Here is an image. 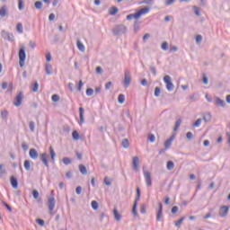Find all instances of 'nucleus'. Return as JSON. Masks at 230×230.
<instances>
[{"instance_id":"nucleus-1","label":"nucleus","mask_w":230,"mask_h":230,"mask_svg":"<svg viewBox=\"0 0 230 230\" xmlns=\"http://www.w3.org/2000/svg\"><path fill=\"white\" fill-rule=\"evenodd\" d=\"M20 67H24L26 62V47L22 46L18 52Z\"/></svg>"},{"instance_id":"nucleus-2","label":"nucleus","mask_w":230,"mask_h":230,"mask_svg":"<svg viewBox=\"0 0 230 230\" xmlns=\"http://www.w3.org/2000/svg\"><path fill=\"white\" fill-rule=\"evenodd\" d=\"M112 33L116 37H119V35H123V33H127V27L123 24L117 25L112 29Z\"/></svg>"},{"instance_id":"nucleus-3","label":"nucleus","mask_w":230,"mask_h":230,"mask_svg":"<svg viewBox=\"0 0 230 230\" xmlns=\"http://www.w3.org/2000/svg\"><path fill=\"white\" fill-rule=\"evenodd\" d=\"M47 206L49 210V215H53V209H55L56 206L55 196L53 195V192H51L50 197L48 199Z\"/></svg>"},{"instance_id":"nucleus-4","label":"nucleus","mask_w":230,"mask_h":230,"mask_svg":"<svg viewBox=\"0 0 230 230\" xmlns=\"http://www.w3.org/2000/svg\"><path fill=\"white\" fill-rule=\"evenodd\" d=\"M23 99H24V93L22 91H20L14 98V101H13L14 107H21L22 105Z\"/></svg>"},{"instance_id":"nucleus-5","label":"nucleus","mask_w":230,"mask_h":230,"mask_svg":"<svg viewBox=\"0 0 230 230\" xmlns=\"http://www.w3.org/2000/svg\"><path fill=\"white\" fill-rule=\"evenodd\" d=\"M130 82H132V76H130V71L125 70L124 72V81L123 85L127 89L128 87H130Z\"/></svg>"},{"instance_id":"nucleus-6","label":"nucleus","mask_w":230,"mask_h":230,"mask_svg":"<svg viewBox=\"0 0 230 230\" xmlns=\"http://www.w3.org/2000/svg\"><path fill=\"white\" fill-rule=\"evenodd\" d=\"M164 82L167 91H169V93L172 92L174 87L173 83L172 82V77L170 75L164 76Z\"/></svg>"},{"instance_id":"nucleus-7","label":"nucleus","mask_w":230,"mask_h":230,"mask_svg":"<svg viewBox=\"0 0 230 230\" xmlns=\"http://www.w3.org/2000/svg\"><path fill=\"white\" fill-rule=\"evenodd\" d=\"M1 34L4 40H9V42H13V40H15V38L13 33H10L6 31H2Z\"/></svg>"},{"instance_id":"nucleus-8","label":"nucleus","mask_w":230,"mask_h":230,"mask_svg":"<svg viewBox=\"0 0 230 230\" xmlns=\"http://www.w3.org/2000/svg\"><path fill=\"white\" fill-rule=\"evenodd\" d=\"M41 163H43L46 168H49V161L48 160V153H43L40 155Z\"/></svg>"},{"instance_id":"nucleus-9","label":"nucleus","mask_w":230,"mask_h":230,"mask_svg":"<svg viewBox=\"0 0 230 230\" xmlns=\"http://www.w3.org/2000/svg\"><path fill=\"white\" fill-rule=\"evenodd\" d=\"M29 157H31V159H33L34 161H37V159H39V152H37V149L31 148L29 150Z\"/></svg>"},{"instance_id":"nucleus-10","label":"nucleus","mask_w":230,"mask_h":230,"mask_svg":"<svg viewBox=\"0 0 230 230\" xmlns=\"http://www.w3.org/2000/svg\"><path fill=\"white\" fill-rule=\"evenodd\" d=\"M161 218H163V203H158V210L156 212V221L161 222Z\"/></svg>"},{"instance_id":"nucleus-11","label":"nucleus","mask_w":230,"mask_h":230,"mask_svg":"<svg viewBox=\"0 0 230 230\" xmlns=\"http://www.w3.org/2000/svg\"><path fill=\"white\" fill-rule=\"evenodd\" d=\"M144 177L146 179V183L147 186H152V174H150V172L144 171Z\"/></svg>"},{"instance_id":"nucleus-12","label":"nucleus","mask_w":230,"mask_h":230,"mask_svg":"<svg viewBox=\"0 0 230 230\" xmlns=\"http://www.w3.org/2000/svg\"><path fill=\"white\" fill-rule=\"evenodd\" d=\"M10 182H11V186H12V188H13V190H17V188H19V180L17 179V177L11 176Z\"/></svg>"},{"instance_id":"nucleus-13","label":"nucleus","mask_w":230,"mask_h":230,"mask_svg":"<svg viewBox=\"0 0 230 230\" xmlns=\"http://www.w3.org/2000/svg\"><path fill=\"white\" fill-rule=\"evenodd\" d=\"M148 12H150V7L145 6L144 8H141L139 11H137V17L140 19L141 15H146V13H148Z\"/></svg>"},{"instance_id":"nucleus-14","label":"nucleus","mask_w":230,"mask_h":230,"mask_svg":"<svg viewBox=\"0 0 230 230\" xmlns=\"http://www.w3.org/2000/svg\"><path fill=\"white\" fill-rule=\"evenodd\" d=\"M229 213V207L227 206H222L219 209V216H221L222 217H227Z\"/></svg>"},{"instance_id":"nucleus-15","label":"nucleus","mask_w":230,"mask_h":230,"mask_svg":"<svg viewBox=\"0 0 230 230\" xmlns=\"http://www.w3.org/2000/svg\"><path fill=\"white\" fill-rule=\"evenodd\" d=\"M84 107H80L79 108V119H80L79 125L85 123V119L84 118Z\"/></svg>"},{"instance_id":"nucleus-16","label":"nucleus","mask_w":230,"mask_h":230,"mask_svg":"<svg viewBox=\"0 0 230 230\" xmlns=\"http://www.w3.org/2000/svg\"><path fill=\"white\" fill-rule=\"evenodd\" d=\"M173 139H175V135L171 136L167 140L164 142L165 148H170L172 146V143H173Z\"/></svg>"},{"instance_id":"nucleus-17","label":"nucleus","mask_w":230,"mask_h":230,"mask_svg":"<svg viewBox=\"0 0 230 230\" xmlns=\"http://www.w3.org/2000/svg\"><path fill=\"white\" fill-rule=\"evenodd\" d=\"M45 73L46 75H53V66H51V64L47 63L45 65Z\"/></svg>"},{"instance_id":"nucleus-18","label":"nucleus","mask_w":230,"mask_h":230,"mask_svg":"<svg viewBox=\"0 0 230 230\" xmlns=\"http://www.w3.org/2000/svg\"><path fill=\"white\" fill-rule=\"evenodd\" d=\"M49 152L50 155L51 162L55 164V157H57V153H55V149H53V146L49 147Z\"/></svg>"},{"instance_id":"nucleus-19","label":"nucleus","mask_w":230,"mask_h":230,"mask_svg":"<svg viewBox=\"0 0 230 230\" xmlns=\"http://www.w3.org/2000/svg\"><path fill=\"white\" fill-rule=\"evenodd\" d=\"M8 15V7L6 5H3L0 8V17H6Z\"/></svg>"},{"instance_id":"nucleus-20","label":"nucleus","mask_w":230,"mask_h":230,"mask_svg":"<svg viewBox=\"0 0 230 230\" xmlns=\"http://www.w3.org/2000/svg\"><path fill=\"white\" fill-rule=\"evenodd\" d=\"M132 164H133L134 170H138V168H139V157H137V156L133 157Z\"/></svg>"},{"instance_id":"nucleus-21","label":"nucleus","mask_w":230,"mask_h":230,"mask_svg":"<svg viewBox=\"0 0 230 230\" xmlns=\"http://www.w3.org/2000/svg\"><path fill=\"white\" fill-rule=\"evenodd\" d=\"M113 216L117 222H119V220H121V214H119L117 208H114L113 209Z\"/></svg>"},{"instance_id":"nucleus-22","label":"nucleus","mask_w":230,"mask_h":230,"mask_svg":"<svg viewBox=\"0 0 230 230\" xmlns=\"http://www.w3.org/2000/svg\"><path fill=\"white\" fill-rule=\"evenodd\" d=\"M76 46H77V49H79V51H82V53H84V51H85V46H84V43H82V41H80V40H77Z\"/></svg>"},{"instance_id":"nucleus-23","label":"nucleus","mask_w":230,"mask_h":230,"mask_svg":"<svg viewBox=\"0 0 230 230\" xmlns=\"http://www.w3.org/2000/svg\"><path fill=\"white\" fill-rule=\"evenodd\" d=\"M23 166L26 170V172H30V170H31V161L30 160H25L23 162Z\"/></svg>"},{"instance_id":"nucleus-24","label":"nucleus","mask_w":230,"mask_h":230,"mask_svg":"<svg viewBox=\"0 0 230 230\" xmlns=\"http://www.w3.org/2000/svg\"><path fill=\"white\" fill-rule=\"evenodd\" d=\"M216 105H218V107H226V102L219 97H216Z\"/></svg>"},{"instance_id":"nucleus-25","label":"nucleus","mask_w":230,"mask_h":230,"mask_svg":"<svg viewBox=\"0 0 230 230\" xmlns=\"http://www.w3.org/2000/svg\"><path fill=\"white\" fill-rule=\"evenodd\" d=\"M118 12H119V9L118 7H116V6H111L109 9L110 15H116V13H118Z\"/></svg>"},{"instance_id":"nucleus-26","label":"nucleus","mask_w":230,"mask_h":230,"mask_svg":"<svg viewBox=\"0 0 230 230\" xmlns=\"http://www.w3.org/2000/svg\"><path fill=\"white\" fill-rule=\"evenodd\" d=\"M166 168H167V170H169V171L173 170V168H175V164L173 163V161H172V160L167 161V163H166Z\"/></svg>"},{"instance_id":"nucleus-27","label":"nucleus","mask_w":230,"mask_h":230,"mask_svg":"<svg viewBox=\"0 0 230 230\" xmlns=\"http://www.w3.org/2000/svg\"><path fill=\"white\" fill-rule=\"evenodd\" d=\"M79 172L82 175H87V167L84 164H79Z\"/></svg>"},{"instance_id":"nucleus-28","label":"nucleus","mask_w":230,"mask_h":230,"mask_svg":"<svg viewBox=\"0 0 230 230\" xmlns=\"http://www.w3.org/2000/svg\"><path fill=\"white\" fill-rule=\"evenodd\" d=\"M132 19H136L137 21V19H139V16H137V13H130L127 15V21H132Z\"/></svg>"},{"instance_id":"nucleus-29","label":"nucleus","mask_w":230,"mask_h":230,"mask_svg":"<svg viewBox=\"0 0 230 230\" xmlns=\"http://www.w3.org/2000/svg\"><path fill=\"white\" fill-rule=\"evenodd\" d=\"M72 138L74 139V141H78V139H80V133H78L77 130H74L72 132Z\"/></svg>"},{"instance_id":"nucleus-30","label":"nucleus","mask_w":230,"mask_h":230,"mask_svg":"<svg viewBox=\"0 0 230 230\" xmlns=\"http://www.w3.org/2000/svg\"><path fill=\"white\" fill-rule=\"evenodd\" d=\"M181 123H182V119H178L176 120L175 125H174V128H173L174 132H177V130H179V128H180Z\"/></svg>"},{"instance_id":"nucleus-31","label":"nucleus","mask_w":230,"mask_h":230,"mask_svg":"<svg viewBox=\"0 0 230 230\" xmlns=\"http://www.w3.org/2000/svg\"><path fill=\"white\" fill-rule=\"evenodd\" d=\"M140 199H141V189L139 187H137V196H136L134 202H137V201L140 200Z\"/></svg>"},{"instance_id":"nucleus-32","label":"nucleus","mask_w":230,"mask_h":230,"mask_svg":"<svg viewBox=\"0 0 230 230\" xmlns=\"http://www.w3.org/2000/svg\"><path fill=\"white\" fill-rule=\"evenodd\" d=\"M131 211H132V214L134 215V217H137V202L133 203Z\"/></svg>"},{"instance_id":"nucleus-33","label":"nucleus","mask_w":230,"mask_h":230,"mask_svg":"<svg viewBox=\"0 0 230 230\" xmlns=\"http://www.w3.org/2000/svg\"><path fill=\"white\" fill-rule=\"evenodd\" d=\"M203 121H205L206 123L211 121V113H205L203 115Z\"/></svg>"},{"instance_id":"nucleus-34","label":"nucleus","mask_w":230,"mask_h":230,"mask_svg":"<svg viewBox=\"0 0 230 230\" xmlns=\"http://www.w3.org/2000/svg\"><path fill=\"white\" fill-rule=\"evenodd\" d=\"M139 24H141V22L136 20L134 22V31L135 33H137L139 31Z\"/></svg>"},{"instance_id":"nucleus-35","label":"nucleus","mask_w":230,"mask_h":230,"mask_svg":"<svg viewBox=\"0 0 230 230\" xmlns=\"http://www.w3.org/2000/svg\"><path fill=\"white\" fill-rule=\"evenodd\" d=\"M91 206L94 211H96L98 209V208H100V204H98V201H96V200H93L91 202Z\"/></svg>"},{"instance_id":"nucleus-36","label":"nucleus","mask_w":230,"mask_h":230,"mask_svg":"<svg viewBox=\"0 0 230 230\" xmlns=\"http://www.w3.org/2000/svg\"><path fill=\"white\" fill-rule=\"evenodd\" d=\"M118 102H119V103H120V104L125 103V94H123V93L119 94V96H118Z\"/></svg>"},{"instance_id":"nucleus-37","label":"nucleus","mask_w":230,"mask_h":230,"mask_svg":"<svg viewBox=\"0 0 230 230\" xmlns=\"http://www.w3.org/2000/svg\"><path fill=\"white\" fill-rule=\"evenodd\" d=\"M122 146L123 148H128L130 146V143L128 142V138H124L122 140Z\"/></svg>"},{"instance_id":"nucleus-38","label":"nucleus","mask_w":230,"mask_h":230,"mask_svg":"<svg viewBox=\"0 0 230 230\" xmlns=\"http://www.w3.org/2000/svg\"><path fill=\"white\" fill-rule=\"evenodd\" d=\"M32 93H37L39 91V83L35 81L31 88Z\"/></svg>"},{"instance_id":"nucleus-39","label":"nucleus","mask_w":230,"mask_h":230,"mask_svg":"<svg viewBox=\"0 0 230 230\" xmlns=\"http://www.w3.org/2000/svg\"><path fill=\"white\" fill-rule=\"evenodd\" d=\"M155 98H159L161 96V88L159 86L155 88Z\"/></svg>"},{"instance_id":"nucleus-40","label":"nucleus","mask_w":230,"mask_h":230,"mask_svg":"<svg viewBox=\"0 0 230 230\" xmlns=\"http://www.w3.org/2000/svg\"><path fill=\"white\" fill-rule=\"evenodd\" d=\"M18 9L20 11L24 10V0H18Z\"/></svg>"},{"instance_id":"nucleus-41","label":"nucleus","mask_w":230,"mask_h":230,"mask_svg":"<svg viewBox=\"0 0 230 230\" xmlns=\"http://www.w3.org/2000/svg\"><path fill=\"white\" fill-rule=\"evenodd\" d=\"M34 6H35L36 10H42V2L36 1L34 3Z\"/></svg>"},{"instance_id":"nucleus-42","label":"nucleus","mask_w":230,"mask_h":230,"mask_svg":"<svg viewBox=\"0 0 230 230\" xmlns=\"http://www.w3.org/2000/svg\"><path fill=\"white\" fill-rule=\"evenodd\" d=\"M62 163H64L66 164V166L71 164L72 161H71V158L69 157H64L62 159Z\"/></svg>"},{"instance_id":"nucleus-43","label":"nucleus","mask_w":230,"mask_h":230,"mask_svg":"<svg viewBox=\"0 0 230 230\" xmlns=\"http://www.w3.org/2000/svg\"><path fill=\"white\" fill-rule=\"evenodd\" d=\"M51 100L52 102H54L55 103H57V102H59L60 100V96L57 93H54L52 96H51Z\"/></svg>"},{"instance_id":"nucleus-44","label":"nucleus","mask_w":230,"mask_h":230,"mask_svg":"<svg viewBox=\"0 0 230 230\" xmlns=\"http://www.w3.org/2000/svg\"><path fill=\"white\" fill-rule=\"evenodd\" d=\"M147 139L150 143H154L155 141V134H152L150 133L148 136H147Z\"/></svg>"},{"instance_id":"nucleus-45","label":"nucleus","mask_w":230,"mask_h":230,"mask_svg":"<svg viewBox=\"0 0 230 230\" xmlns=\"http://www.w3.org/2000/svg\"><path fill=\"white\" fill-rule=\"evenodd\" d=\"M29 128L31 132H35V122L33 120L29 122Z\"/></svg>"},{"instance_id":"nucleus-46","label":"nucleus","mask_w":230,"mask_h":230,"mask_svg":"<svg viewBox=\"0 0 230 230\" xmlns=\"http://www.w3.org/2000/svg\"><path fill=\"white\" fill-rule=\"evenodd\" d=\"M36 223H38V225L40 226L41 227H44V226L46 224V222L42 218H37Z\"/></svg>"},{"instance_id":"nucleus-47","label":"nucleus","mask_w":230,"mask_h":230,"mask_svg":"<svg viewBox=\"0 0 230 230\" xmlns=\"http://www.w3.org/2000/svg\"><path fill=\"white\" fill-rule=\"evenodd\" d=\"M6 170L4 169V164H0V178L4 175Z\"/></svg>"},{"instance_id":"nucleus-48","label":"nucleus","mask_w":230,"mask_h":230,"mask_svg":"<svg viewBox=\"0 0 230 230\" xmlns=\"http://www.w3.org/2000/svg\"><path fill=\"white\" fill-rule=\"evenodd\" d=\"M184 217H181L178 221L175 222L174 226L176 227H181V224H182V222H184Z\"/></svg>"},{"instance_id":"nucleus-49","label":"nucleus","mask_w":230,"mask_h":230,"mask_svg":"<svg viewBox=\"0 0 230 230\" xmlns=\"http://www.w3.org/2000/svg\"><path fill=\"white\" fill-rule=\"evenodd\" d=\"M194 13L197 15V17H200V8L198 6H193Z\"/></svg>"},{"instance_id":"nucleus-50","label":"nucleus","mask_w":230,"mask_h":230,"mask_svg":"<svg viewBox=\"0 0 230 230\" xmlns=\"http://www.w3.org/2000/svg\"><path fill=\"white\" fill-rule=\"evenodd\" d=\"M16 31H18V33H22L23 30H22V23L19 22L16 25Z\"/></svg>"},{"instance_id":"nucleus-51","label":"nucleus","mask_w":230,"mask_h":230,"mask_svg":"<svg viewBox=\"0 0 230 230\" xmlns=\"http://www.w3.org/2000/svg\"><path fill=\"white\" fill-rule=\"evenodd\" d=\"M140 213L142 215H145V213H146V205H145V204L140 205Z\"/></svg>"},{"instance_id":"nucleus-52","label":"nucleus","mask_w":230,"mask_h":230,"mask_svg":"<svg viewBox=\"0 0 230 230\" xmlns=\"http://www.w3.org/2000/svg\"><path fill=\"white\" fill-rule=\"evenodd\" d=\"M149 69H150L152 75H154V76H155V75H157V69L155 68V66H154L151 65V66H149Z\"/></svg>"},{"instance_id":"nucleus-53","label":"nucleus","mask_w":230,"mask_h":230,"mask_svg":"<svg viewBox=\"0 0 230 230\" xmlns=\"http://www.w3.org/2000/svg\"><path fill=\"white\" fill-rule=\"evenodd\" d=\"M22 148L23 152H28V149L30 148V146H28V144H26V142H22Z\"/></svg>"},{"instance_id":"nucleus-54","label":"nucleus","mask_w":230,"mask_h":230,"mask_svg":"<svg viewBox=\"0 0 230 230\" xmlns=\"http://www.w3.org/2000/svg\"><path fill=\"white\" fill-rule=\"evenodd\" d=\"M2 204L3 206H4L7 211H10V213H12V207L8 203H6L5 201H3Z\"/></svg>"},{"instance_id":"nucleus-55","label":"nucleus","mask_w":230,"mask_h":230,"mask_svg":"<svg viewBox=\"0 0 230 230\" xmlns=\"http://www.w3.org/2000/svg\"><path fill=\"white\" fill-rule=\"evenodd\" d=\"M161 48L164 51H167L168 50V42L164 41L161 45Z\"/></svg>"},{"instance_id":"nucleus-56","label":"nucleus","mask_w":230,"mask_h":230,"mask_svg":"<svg viewBox=\"0 0 230 230\" xmlns=\"http://www.w3.org/2000/svg\"><path fill=\"white\" fill-rule=\"evenodd\" d=\"M94 90L93 88L86 89V96H93Z\"/></svg>"},{"instance_id":"nucleus-57","label":"nucleus","mask_w":230,"mask_h":230,"mask_svg":"<svg viewBox=\"0 0 230 230\" xmlns=\"http://www.w3.org/2000/svg\"><path fill=\"white\" fill-rule=\"evenodd\" d=\"M202 123V119H198L193 124L192 127H199Z\"/></svg>"},{"instance_id":"nucleus-58","label":"nucleus","mask_w":230,"mask_h":230,"mask_svg":"<svg viewBox=\"0 0 230 230\" xmlns=\"http://www.w3.org/2000/svg\"><path fill=\"white\" fill-rule=\"evenodd\" d=\"M32 197H33V199H35V200H37L39 199V190H32Z\"/></svg>"},{"instance_id":"nucleus-59","label":"nucleus","mask_w":230,"mask_h":230,"mask_svg":"<svg viewBox=\"0 0 230 230\" xmlns=\"http://www.w3.org/2000/svg\"><path fill=\"white\" fill-rule=\"evenodd\" d=\"M186 137L189 141H191V139H193V133H191V131L187 132Z\"/></svg>"},{"instance_id":"nucleus-60","label":"nucleus","mask_w":230,"mask_h":230,"mask_svg":"<svg viewBox=\"0 0 230 230\" xmlns=\"http://www.w3.org/2000/svg\"><path fill=\"white\" fill-rule=\"evenodd\" d=\"M202 42V35L199 34L196 36V44H200Z\"/></svg>"},{"instance_id":"nucleus-61","label":"nucleus","mask_w":230,"mask_h":230,"mask_svg":"<svg viewBox=\"0 0 230 230\" xmlns=\"http://www.w3.org/2000/svg\"><path fill=\"white\" fill-rule=\"evenodd\" d=\"M103 182L106 186H111V184H112V182H111V181H109V177H104Z\"/></svg>"},{"instance_id":"nucleus-62","label":"nucleus","mask_w":230,"mask_h":230,"mask_svg":"<svg viewBox=\"0 0 230 230\" xmlns=\"http://www.w3.org/2000/svg\"><path fill=\"white\" fill-rule=\"evenodd\" d=\"M95 72L97 75H102V73H103V68H102V66H96Z\"/></svg>"},{"instance_id":"nucleus-63","label":"nucleus","mask_w":230,"mask_h":230,"mask_svg":"<svg viewBox=\"0 0 230 230\" xmlns=\"http://www.w3.org/2000/svg\"><path fill=\"white\" fill-rule=\"evenodd\" d=\"M1 117L3 118V119H4V118H7L8 111L4 110V111H1Z\"/></svg>"},{"instance_id":"nucleus-64","label":"nucleus","mask_w":230,"mask_h":230,"mask_svg":"<svg viewBox=\"0 0 230 230\" xmlns=\"http://www.w3.org/2000/svg\"><path fill=\"white\" fill-rule=\"evenodd\" d=\"M75 155L79 161H82L84 155L78 151L75 152Z\"/></svg>"}]
</instances>
